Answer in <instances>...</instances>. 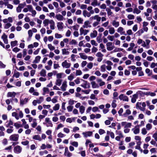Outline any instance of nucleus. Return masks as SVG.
<instances>
[{
    "label": "nucleus",
    "mask_w": 157,
    "mask_h": 157,
    "mask_svg": "<svg viewBox=\"0 0 157 157\" xmlns=\"http://www.w3.org/2000/svg\"><path fill=\"white\" fill-rule=\"evenodd\" d=\"M79 54L80 56V58L82 59L85 60L87 58V56H86L84 53H79Z\"/></svg>",
    "instance_id": "36"
},
{
    "label": "nucleus",
    "mask_w": 157,
    "mask_h": 157,
    "mask_svg": "<svg viewBox=\"0 0 157 157\" xmlns=\"http://www.w3.org/2000/svg\"><path fill=\"white\" fill-rule=\"evenodd\" d=\"M51 21V20H49L48 19H45L43 22L44 26L46 27V26H48V24H50Z\"/></svg>",
    "instance_id": "26"
},
{
    "label": "nucleus",
    "mask_w": 157,
    "mask_h": 157,
    "mask_svg": "<svg viewBox=\"0 0 157 157\" xmlns=\"http://www.w3.org/2000/svg\"><path fill=\"white\" fill-rule=\"evenodd\" d=\"M74 75L73 73H71L67 77V79L70 81H71L74 79Z\"/></svg>",
    "instance_id": "40"
},
{
    "label": "nucleus",
    "mask_w": 157,
    "mask_h": 157,
    "mask_svg": "<svg viewBox=\"0 0 157 157\" xmlns=\"http://www.w3.org/2000/svg\"><path fill=\"white\" fill-rule=\"evenodd\" d=\"M33 139L36 140H38L39 141L41 140V138L40 136L39 135H35L33 136Z\"/></svg>",
    "instance_id": "32"
},
{
    "label": "nucleus",
    "mask_w": 157,
    "mask_h": 157,
    "mask_svg": "<svg viewBox=\"0 0 157 157\" xmlns=\"http://www.w3.org/2000/svg\"><path fill=\"white\" fill-rule=\"evenodd\" d=\"M152 128V126L150 124L148 123L146 125V129L148 131L150 130Z\"/></svg>",
    "instance_id": "60"
},
{
    "label": "nucleus",
    "mask_w": 157,
    "mask_h": 157,
    "mask_svg": "<svg viewBox=\"0 0 157 157\" xmlns=\"http://www.w3.org/2000/svg\"><path fill=\"white\" fill-rule=\"evenodd\" d=\"M106 65L105 64L101 65L100 67V70L101 72H104L105 71Z\"/></svg>",
    "instance_id": "34"
},
{
    "label": "nucleus",
    "mask_w": 157,
    "mask_h": 157,
    "mask_svg": "<svg viewBox=\"0 0 157 157\" xmlns=\"http://www.w3.org/2000/svg\"><path fill=\"white\" fill-rule=\"evenodd\" d=\"M82 13L83 15L85 17H89L90 16V13L86 10H84Z\"/></svg>",
    "instance_id": "27"
},
{
    "label": "nucleus",
    "mask_w": 157,
    "mask_h": 157,
    "mask_svg": "<svg viewBox=\"0 0 157 157\" xmlns=\"http://www.w3.org/2000/svg\"><path fill=\"white\" fill-rule=\"evenodd\" d=\"M22 5L21 4H19L18 6L16 8V11L18 13L21 12L22 8H23V7H21V6Z\"/></svg>",
    "instance_id": "49"
},
{
    "label": "nucleus",
    "mask_w": 157,
    "mask_h": 157,
    "mask_svg": "<svg viewBox=\"0 0 157 157\" xmlns=\"http://www.w3.org/2000/svg\"><path fill=\"white\" fill-rule=\"evenodd\" d=\"M55 36V38L56 39L61 38L63 37V36L61 34L58 33H56Z\"/></svg>",
    "instance_id": "59"
},
{
    "label": "nucleus",
    "mask_w": 157,
    "mask_h": 157,
    "mask_svg": "<svg viewBox=\"0 0 157 157\" xmlns=\"http://www.w3.org/2000/svg\"><path fill=\"white\" fill-rule=\"evenodd\" d=\"M145 94L147 95H150L151 97L155 96L156 95L155 93L151 92H147L145 93Z\"/></svg>",
    "instance_id": "42"
},
{
    "label": "nucleus",
    "mask_w": 157,
    "mask_h": 157,
    "mask_svg": "<svg viewBox=\"0 0 157 157\" xmlns=\"http://www.w3.org/2000/svg\"><path fill=\"white\" fill-rule=\"evenodd\" d=\"M96 56L98 57L97 61L98 62H101L102 60L103 55L101 52H98L96 54Z\"/></svg>",
    "instance_id": "9"
},
{
    "label": "nucleus",
    "mask_w": 157,
    "mask_h": 157,
    "mask_svg": "<svg viewBox=\"0 0 157 157\" xmlns=\"http://www.w3.org/2000/svg\"><path fill=\"white\" fill-rule=\"evenodd\" d=\"M83 21V19L81 17H78L77 19V22L78 24H82Z\"/></svg>",
    "instance_id": "53"
},
{
    "label": "nucleus",
    "mask_w": 157,
    "mask_h": 157,
    "mask_svg": "<svg viewBox=\"0 0 157 157\" xmlns=\"http://www.w3.org/2000/svg\"><path fill=\"white\" fill-rule=\"evenodd\" d=\"M106 10L107 12V13L108 16L111 15L113 13L111 11L110 9L107 8L106 9Z\"/></svg>",
    "instance_id": "62"
},
{
    "label": "nucleus",
    "mask_w": 157,
    "mask_h": 157,
    "mask_svg": "<svg viewBox=\"0 0 157 157\" xmlns=\"http://www.w3.org/2000/svg\"><path fill=\"white\" fill-rule=\"evenodd\" d=\"M119 99L123 101H128V97L123 94H121L119 97Z\"/></svg>",
    "instance_id": "10"
},
{
    "label": "nucleus",
    "mask_w": 157,
    "mask_h": 157,
    "mask_svg": "<svg viewBox=\"0 0 157 157\" xmlns=\"http://www.w3.org/2000/svg\"><path fill=\"white\" fill-rule=\"evenodd\" d=\"M22 151V148L19 145H17L13 149L14 152L17 154H19Z\"/></svg>",
    "instance_id": "4"
},
{
    "label": "nucleus",
    "mask_w": 157,
    "mask_h": 157,
    "mask_svg": "<svg viewBox=\"0 0 157 157\" xmlns=\"http://www.w3.org/2000/svg\"><path fill=\"white\" fill-rule=\"evenodd\" d=\"M67 86V81H64L60 87L61 90L63 91H66Z\"/></svg>",
    "instance_id": "11"
},
{
    "label": "nucleus",
    "mask_w": 157,
    "mask_h": 157,
    "mask_svg": "<svg viewBox=\"0 0 157 157\" xmlns=\"http://www.w3.org/2000/svg\"><path fill=\"white\" fill-rule=\"evenodd\" d=\"M43 93L42 94L43 95H45L46 93H48L49 92V89L47 87H44L43 89Z\"/></svg>",
    "instance_id": "39"
},
{
    "label": "nucleus",
    "mask_w": 157,
    "mask_h": 157,
    "mask_svg": "<svg viewBox=\"0 0 157 157\" xmlns=\"http://www.w3.org/2000/svg\"><path fill=\"white\" fill-rule=\"evenodd\" d=\"M1 38L3 40L4 43L7 44L8 43V40L7 39V36L5 33L2 36Z\"/></svg>",
    "instance_id": "16"
},
{
    "label": "nucleus",
    "mask_w": 157,
    "mask_h": 157,
    "mask_svg": "<svg viewBox=\"0 0 157 157\" xmlns=\"http://www.w3.org/2000/svg\"><path fill=\"white\" fill-rule=\"evenodd\" d=\"M82 81V83L81 85V86L84 89L89 88L90 87V83L87 82L86 81L81 79Z\"/></svg>",
    "instance_id": "2"
},
{
    "label": "nucleus",
    "mask_w": 157,
    "mask_h": 157,
    "mask_svg": "<svg viewBox=\"0 0 157 157\" xmlns=\"http://www.w3.org/2000/svg\"><path fill=\"white\" fill-rule=\"evenodd\" d=\"M63 74V73H57L56 74V77L57 79H60L62 78V76Z\"/></svg>",
    "instance_id": "47"
},
{
    "label": "nucleus",
    "mask_w": 157,
    "mask_h": 157,
    "mask_svg": "<svg viewBox=\"0 0 157 157\" xmlns=\"http://www.w3.org/2000/svg\"><path fill=\"white\" fill-rule=\"evenodd\" d=\"M45 123H44L43 124H46L47 127H52L53 124L49 118L47 117L45 118Z\"/></svg>",
    "instance_id": "6"
},
{
    "label": "nucleus",
    "mask_w": 157,
    "mask_h": 157,
    "mask_svg": "<svg viewBox=\"0 0 157 157\" xmlns=\"http://www.w3.org/2000/svg\"><path fill=\"white\" fill-rule=\"evenodd\" d=\"M117 32L120 33L121 35H126V34L125 33V32L124 31V28L121 27H119L117 30Z\"/></svg>",
    "instance_id": "14"
},
{
    "label": "nucleus",
    "mask_w": 157,
    "mask_h": 157,
    "mask_svg": "<svg viewBox=\"0 0 157 157\" xmlns=\"http://www.w3.org/2000/svg\"><path fill=\"white\" fill-rule=\"evenodd\" d=\"M82 134L86 138L88 136H91L92 135L93 132L91 131H88L83 132H82Z\"/></svg>",
    "instance_id": "15"
},
{
    "label": "nucleus",
    "mask_w": 157,
    "mask_h": 157,
    "mask_svg": "<svg viewBox=\"0 0 157 157\" xmlns=\"http://www.w3.org/2000/svg\"><path fill=\"white\" fill-rule=\"evenodd\" d=\"M44 97L42 96L40 97L38 99L36 100L38 103L39 104L41 103L44 101Z\"/></svg>",
    "instance_id": "43"
},
{
    "label": "nucleus",
    "mask_w": 157,
    "mask_h": 157,
    "mask_svg": "<svg viewBox=\"0 0 157 157\" xmlns=\"http://www.w3.org/2000/svg\"><path fill=\"white\" fill-rule=\"evenodd\" d=\"M138 98V94H134L132 95V97L131 99V102L132 103H135L137 99Z\"/></svg>",
    "instance_id": "20"
},
{
    "label": "nucleus",
    "mask_w": 157,
    "mask_h": 157,
    "mask_svg": "<svg viewBox=\"0 0 157 157\" xmlns=\"http://www.w3.org/2000/svg\"><path fill=\"white\" fill-rule=\"evenodd\" d=\"M146 106V104L145 102H137L136 103V107L137 109H139L142 111H144L145 110V107Z\"/></svg>",
    "instance_id": "1"
},
{
    "label": "nucleus",
    "mask_w": 157,
    "mask_h": 157,
    "mask_svg": "<svg viewBox=\"0 0 157 157\" xmlns=\"http://www.w3.org/2000/svg\"><path fill=\"white\" fill-rule=\"evenodd\" d=\"M41 58V57L40 56H36L35 60L33 61V63H38L40 61Z\"/></svg>",
    "instance_id": "35"
},
{
    "label": "nucleus",
    "mask_w": 157,
    "mask_h": 157,
    "mask_svg": "<svg viewBox=\"0 0 157 157\" xmlns=\"http://www.w3.org/2000/svg\"><path fill=\"white\" fill-rule=\"evenodd\" d=\"M17 40H15L12 41L11 42L10 44L12 47H14L17 45Z\"/></svg>",
    "instance_id": "46"
},
{
    "label": "nucleus",
    "mask_w": 157,
    "mask_h": 157,
    "mask_svg": "<svg viewBox=\"0 0 157 157\" xmlns=\"http://www.w3.org/2000/svg\"><path fill=\"white\" fill-rule=\"evenodd\" d=\"M48 48L51 51H53L55 49V47L54 46H53L51 44H48Z\"/></svg>",
    "instance_id": "58"
},
{
    "label": "nucleus",
    "mask_w": 157,
    "mask_h": 157,
    "mask_svg": "<svg viewBox=\"0 0 157 157\" xmlns=\"http://www.w3.org/2000/svg\"><path fill=\"white\" fill-rule=\"evenodd\" d=\"M90 22L88 21H85L84 23V25H82V27L84 28H90L91 25H90Z\"/></svg>",
    "instance_id": "17"
},
{
    "label": "nucleus",
    "mask_w": 157,
    "mask_h": 157,
    "mask_svg": "<svg viewBox=\"0 0 157 157\" xmlns=\"http://www.w3.org/2000/svg\"><path fill=\"white\" fill-rule=\"evenodd\" d=\"M16 94V93L15 92H9L7 94V97L8 98H14Z\"/></svg>",
    "instance_id": "18"
},
{
    "label": "nucleus",
    "mask_w": 157,
    "mask_h": 157,
    "mask_svg": "<svg viewBox=\"0 0 157 157\" xmlns=\"http://www.w3.org/2000/svg\"><path fill=\"white\" fill-rule=\"evenodd\" d=\"M84 28L82 27L80 28L79 29L80 35H86L89 32V30L84 29Z\"/></svg>",
    "instance_id": "8"
},
{
    "label": "nucleus",
    "mask_w": 157,
    "mask_h": 157,
    "mask_svg": "<svg viewBox=\"0 0 157 157\" xmlns=\"http://www.w3.org/2000/svg\"><path fill=\"white\" fill-rule=\"evenodd\" d=\"M112 42H109L106 43V48L108 51H111L114 48L115 46L113 45H112Z\"/></svg>",
    "instance_id": "5"
},
{
    "label": "nucleus",
    "mask_w": 157,
    "mask_h": 157,
    "mask_svg": "<svg viewBox=\"0 0 157 157\" xmlns=\"http://www.w3.org/2000/svg\"><path fill=\"white\" fill-rule=\"evenodd\" d=\"M56 18L59 21H62L64 19V17L61 14H59L56 15Z\"/></svg>",
    "instance_id": "19"
},
{
    "label": "nucleus",
    "mask_w": 157,
    "mask_h": 157,
    "mask_svg": "<svg viewBox=\"0 0 157 157\" xmlns=\"http://www.w3.org/2000/svg\"><path fill=\"white\" fill-rule=\"evenodd\" d=\"M62 80L60 79H57L55 82V84L56 85L59 86L61 84Z\"/></svg>",
    "instance_id": "33"
},
{
    "label": "nucleus",
    "mask_w": 157,
    "mask_h": 157,
    "mask_svg": "<svg viewBox=\"0 0 157 157\" xmlns=\"http://www.w3.org/2000/svg\"><path fill=\"white\" fill-rule=\"evenodd\" d=\"M146 73L148 74V76H150L152 74V72L151 71L150 69L148 68H147L145 70Z\"/></svg>",
    "instance_id": "61"
},
{
    "label": "nucleus",
    "mask_w": 157,
    "mask_h": 157,
    "mask_svg": "<svg viewBox=\"0 0 157 157\" xmlns=\"http://www.w3.org/2000/svg\"><path fill=\"white\" fill-rule=\"evenodd\" d=\"M98 34V33L97 31L94 30L92 32L90 33V36L91 38H95L96 37Z\"/></svg>",
    "instance_id": "21"
},
{
    "label": "nucleus",
    "mask_w": 157,
    "mask_h": 157,
    "mask_svg": "<svg viewBox=\"0 0 157 157\" xmlns=\"http://www.w3.org/2000/svg\"><path fill=\"white\" fill-rule=\"evenodd\" d=\"M57 26L58 30H62L63 28V24L62 22H59L57 23Z\"/></svg>",
    "instance_id": "13"
},
{
    "label": "nucleus",
    "mask_w": 157,
    "mask_h": 157,
    "mask_svg": "<svg viewBox=\"0 0 157 157\" xmlns=\"http://www.w3.org/2000/svg\"><path fill=\"white\" fill-rule=\"evenodd\" d=\"M114 36H111L110 35H108L107 37L108 39L111 41H113L114 40Z\"/></svg>",
    "instance_id": "55"
},
{
    "label": "nucleus",
    "mask_w": 157,
    "mask_h": 157,
    "mask_svg": "<svg viewBox=\"0 0 157 157\" xmlns=\"http://www.w3.org/2000/svg\"><path fill=\"white\" fill-rule=\"evenodd\" d=\"M59 104H57L54 106L53 109L54 110L56 111L58 110L59 108Z\"/></svg>",
    "instance_id": "54"
},
{
    "label": "nucleus",
    "mask_w": 157,
    "mask_h": 157,
    "mask_svg": "<svg viewBox=\"0 0 157 157\" xmlns=\"http://www.w3.org/2000/svg\"><path fill=\"white\" fill-rule=\"evenodd\" d=\"M112 25L115 28H117L119 26V21L114 20L112 22Z\"/></svg>",
    "instance_id": "23"
},
{
    "label": "nucleus",
    "mask_w": 157,
    "mask_h": 157,
    "mask_svg": "<svg viewBox=\"0 0 157 157\" xmlns=\"http://www.w3.org/2000/svg\"><path fill=\"white\" fill-rule=\"evenodd\" d=\"M19 135L17 134H14L11 135L9 137V139L11 141H17L19 138Z\"/></svg>",
    "instance_id": "3"
},
{
    "label": "nucleus",
    "mask_w": 157,
    "mask_h": 157,
    "mask_svg": "<svg viewBox=\"0 0 157 157\" xmlns=\"http://www.w3.org/2000/svg\"><path fill=\"white\" fill-rule=\"evenodd\" d=\"M108 32L111 35L115 33V29L114 28L110 27L109 28Z\"/></svg>",
    "instance_id": "28"
},
{
    "label": "nucleus",
    "mask_w": 157,
    "mask_h": 157,
    "mask_svg": "<svg viewBox=\"0 0 157 157\" xmlns=\"http://www.w3.org/2000/svg\"><path fill=\"white\" fill-rule=\"evenodd\" d=\"M85 107L83 105H81L79 108V112L81 114H82L84 112Z\"/></svg>",
    "instance_id": "37"
},
{
    "label": "nucleus",
    "mask_w": 157,
    "mask_h": 157,
    "mask_svg": "<svg viewBox=\"0 0 157 157\" xmlns=\"http://www.w3.org/2000/svg\"><path fill=\"white\" fill-rule=\"evenodd\" d=\"M92 87L93 88H98L99 87V86L95 81H92L91 82Z\"/></svg>",
    "instance_id": "22"
},
{
    "label": "nucleus",
    "mask_w": 157,
    "mask_h": 157,
    "mask_svg": "<svg viewBox=\"0 0 157 157\" xmlns=\"http://www.w3.org/2000/svg\"><path fill=\"white\" fill-rule=\"evenodd\" d=\"M64 155L65 156H66L68 157H71L72 156V154L69 151H67L66 152H65L64 153Z\"/></svg>",
    "instance_id": "63"
},
{
    "label": "nucleus",
    "mask_w": 157,
    "mask_h": 157,
    "mask_svg": "<svg viewBox=\"0 0 157 157\" xmlns=\"http://www.w3.org/2000/svg\"><path fill=\"white\" fill-rule=\"evenodd\" d=\"M71 63L67 62V60H64L61 64L62 67L63 68H68L71 66Z\"/></svg>",
    "instance_id": "7"
},
{
    "label": "nucleus",
    "mask_w": 157,
    "mask_h": 157,
    "mask_svg": "<svg viewBox=\"0 0 157 157\" xmlns=\"http://www.w3.org/2000/svg\"><path fill=\"white\" fill-rule=\"evenodd\" d=\"M92 2L91 3V5L94 6H96L99 5V4L98 3V0H92Z\"/></svg>",
    "instance_id": "31"
},
{
    "label": "nucleus",
    "mask_w": 157,
    "mask_h": 157,
    "mask_svg": "<svg viewBox=\"0 0 157 157\" xmlns=\"http://www.w3.org/2000/svg\"><path fill=\"white\" fill-rule=\"evenodd\" d=\"M28 38L30 39L33 35V33L31 29L29 30L28 31Z\"/></svg>",
    "instance_id": "48"
},
{
    "label": "nucleus",
    "mask_w": 157,
    "mask_h": 157,
    "mask_svg": "<svg viewBox=\"0 0 157 157\" xmlns=\"http://www.w3.org/2000/svg\"><path fill=\"white\" fill-rule=\"evenodd\" d=\"M28 101V98H25L24 99L20 100V105H23L27 103Z\"/></svg>",
    "instance_id": "29"
},
{
    "label": "nucleus",
    "mask_w": 157,
    "mask_h": 157,
    "mask_svg": "<svg viewBox=\"0 0 157 157\" xmlns=\"http://www.w3.org/2000/svg\"><path fill=\"white\" fill-rule=\"evenodd\" d=\"M152 137L154 138V140L157 141V131L156 132L152 135Z\"/></svg>",
    "instance_id": "64"
},
{
    "label": "nucleus",
    "mask_w": 157,
    "mask_h": 157,
    "mask_svg": "<svg viewBox=\"0 0 157 157\" xmlns=\"http://www.w3.org/2000/svg\"><path fill=\"white\" fill-rule=\"evenodd\" d=\"M8 3H7V2H5L4 5L5 6H7V8L10 9H11V10L13 8V6L11 4H8Z\"/></svg>",
    "instance_id": "45"
},
{
    "label": "nucleus",
    "mask_w": 157,
    "mask_h": 157,
    "mask_svg": "<svg viewBox=\"0 0 157 157\" xmlns=\"http://www.w3.org/2000/svg\"><path fill=\"white\" fill-rule=\"evenodd\" d=\"M147 133V129L145 128H143L141 129V133L143 135H145Z\"/></svg>",
    "instance_id": "52"
},
{
    "label": "nucleus",
    "mask_w": 157,
    "mask_h": 157,
    "mask_svg": "<svg viewBox=\"0 0 157 157\" xmlns=\"http://www.w3.org/2000/svg\"><path fill=\"white\" fill-rule=\"evenodd\" d=\"M50 28L51 30H54L55 29V23L54 21L52 20L50 23Z\"/></svg>",
    "instance_id": "24"
},
{
    "label": "nucleus",
    "mask_w": 157,
    "mask_h": 157,
    "mask_svg": "<svg viewBox=\"0 0 157 157\" xmlns=\"http://www.w3.org/2000/svg\"><path fill=\"white\" fill-rule=\"evenodd\" d=\"M141 12V11L137 7L135 8L133 10V13H136V14H138Z\"/></svg>",
    "instance_id": "41"
},
{
    "label": "nucleus",
    "mask_w": 157,
    "mask_h": 157,
    "mask_svg": "<svg viewBox=\"0 0 157 157\" xmlns=\"http://www.w3.org/2000/svg\"><path fill=\"white\" fill-rule=\"evenodd\" d=\"M63 55H67L69 53V52L67 51V49L66 48H63L62 49Z\"/></svg>",
    "instance_id": "51"
},
{
    "label": "nucleus",
    "mask_w": 157,
    "mask_h": 157,
    "mask_svg": "<svg viewBox=\"0 0 157 157\" xmlns=\"http://www.w3.org/2000/svg\"><path fill=\"white\" fill-rule=\"evenodd\" d=\"M101 18L99 17L98 15H95L94 20H96V21L99 22L101 20Z\"/></svg>",
    "instance_id": "56"
},
{
    "label": "nucleus",
    "mask_w": 157,
    "mask_h": 157,
    "mask_svg": "<svg viewBox=\"0 0 157 157\" xmlns=\"http://www.w3.org/2000/svg\"><path fill=\"white\" fill-rule=\"evenodd\" d=\"M12 25L10 23H8L5 24L4 25V28L6 29H8Z\"/></svg>",
    "instance_id": "57"
},
{
    "label": "nucleus",
    "mask_w": 157,
    "mask_h": 157,
    "mask_svg": "<svg viewBox=\"0 0 157 157\" xmlns=\"http://www.w3.org/2000/svg\"><path fill=\"white\" fill-rule=\"evenodd\" d=\"M132 130L133 131L135 134H137L140 132V128L138 126H136L134 128L132 129Z\"/></svg>",
    "instance_id": "12"
},
{
    "label": "nucleus",
    "mask_w": 157,
    "mask_h": 157,
    "mask_svg": "<svg viewBox=\"0 0 157 157\" xmlns=\"http://www.w3.org/2000/svg\"><path fill=\"white\" fill-rule=\"evenodd\" d=\"M46 70L43 69L40 72V75L42 76L45 77L46 75Z\"/></svg>",
    "instance_id": "38"
},
{
    "label": "nucleus",
    "mask_w": 157,
    "mask_h": 157,
    "mask_svg": "<svg viewBox=\"0 0 157 157\" xmlns=\"http://www.w3.org/2000/svg\"><path fill=\"white\" fill-rule=\"evenodd\" d=\"M97 81L99 83V86H102L105 84V82L102 81V79L100 78L97 79Z\"/></svg>",
    "instance_id": "25"
},
{
    "label": "nucleus",
    "mask_w": 157,
    "mask_h": 157,
    "mask_svg": "<svg viewBox=\"0 0 157 157\" xmlns=\"http://www.w3.org/2000/svg\"><path fill=\"white\" fill-rule=\"evenodd\" d=\"M36 121V119H33V123L31 124V126L33 128H35L37 126V123Z\"/></svg>",
    "instance_id": "44"
},
{
    "label": "nucleus",
    "mask_w": 157,
    "mask_h": 157,
    "mask_svg": "<svg viewBox=\"0 0 157 157\" xmlns=\"http://www.w3.org/2000/svg\"><path fill=\"white\" fill-rule=\"evenodd\" d=\"M127 17L129 20H133L135 18V16L132 14H129L127 15Z\"/></svg>",
    "instance_id": "50"
},
{
    "label": "nucleus",
    "mask_w": 157,
    "mask_h": 157,
    "mask_svg": "<svg viewBox=\"0 0 157 157\" xmlns=\"http://www.w3.org/2000/svg\"><path fill=\"white\" fill-rule=\"evenodd\" d=\"M56 1L59 2L60 6L61 8H63L66 6V4L65 2H64L62 1V0H56Z\"/></svg>",
    "instance_id": "30"
}]
</instances>
